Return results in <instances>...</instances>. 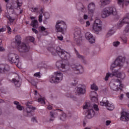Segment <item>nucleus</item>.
<instances>
[{
  "label": "nucleus",
  "mask_w": 129,
  "mask_h": 129,
  "mask_svg": "<svg viewBox=\"0 0 129 129\" xmlns=\"http://www.w3.org/2000/svg\"><path fill=\"white\" fill-rule=\"evenodd\" d=\"M22 40V37L20 35H17L15 36V41L17 45H20L21 44V41Z\"/></svg>",
  "instance_id": "25"
},
{
  "label": "nucleus",
  "mask_w": 129,
  "mask_h": 129,
  "mask_svg": "<svg viewBox=\"0 0 129 129\" xmlns=\"http://www.w3.org/2000/svg\"><path fill=\"white\" fill-rule=\"evenodd\" d=\"M113 15V16H116L117 15V11L114 7H110L107 8L103 9L101 13V16L103 19L108 18L109 16Z\"/></svg>",
  "instance_id": "1"
},
{
  "label": "nucleus",
  "mask_w": 129,
  "mask_h": 129,
  "mask_svg": "<svg viewBox=\"0 0 129 129\" xmlns=\"http://www.w3.org/2000/svg\"><path fill=\"white\" fill-rule=\"evenodd\" d=\"M57 39H58V40H59L60 41H62L63 40V36L62 35L58 36Z\"/></svg>",
  "instance_id": "53"
},
{
  "label": "nucleus",
  "mask_w": 129,
  "mask_h": 129,
  "mask_svg": "<svg viewBox=\"0 0 129 129\" xmlns=\"http://www.w3.org/2000/svg\"><path fill=\"white\" fill-rule=\"evenodd\" d=\"M120 119L121 120H122V121H128L129 113L126 112H123L121 114Z\"/></svg>",
  "instance_id": "18"
},
{
  "label": "nucleus",
  "mask_w": 129,
  "mask_h": 129,
  "mask_svg": "<svg viewBox=\"0 0 129 129\" xmlns=\"http://www.w3.org/2000/svg\"><path fill=\"white\" fill-rule=\"evenodd\" d=\"M28 40H29L30 42H32V43L35 41V38H34V37H29L28 38Z\"/></svg>",
  "instance_id": "45"
},
{
  "label": "nucleus",
  "mask_w": 129,
  "mask_h": 129,
  "mask_svg": "<svg viewBox=\"0 0 129 129\" xmlns=\"http://www.w3.org/2000/svg\"><path fill=\"white\" fill-rule=\"evenodd\" d=\"M5 103V101L3 99H0V103Z\"/></svg>",
  "instance_id": "61"
},
{
  "label": "nucleus",
  "mask_w": 129,
  "mask_h": 129,
  "mask_svg": "<svg viewBox=\"0 0 129 129\" xmlns=\"http://www.w3.org/2000/svg\"><path fill=\"white\" fill-rule=\"evenodd\" d=\"M32 30L33 31V33H35V34H38V30H37V29H36L35 28H32Z\"/></svg>",
  "instance_id": "49"
},
{
  "label": "nucleus",
  "mask_w": 129,
  "mask_h": 129,
  "mask_svg": "<svg viewBox=\"0 0 129 129\" xmlns=\"http://www.w3.org/2000/svg\"><path fill=\"white\" fill-rule=\"evenodd\" d=\"M88 13L90 15H93L94 10H95V4L93 3H91L88 6Z\"/></svg>",
  "instance_id": "16"
},
{
  "label": "nucleus",
  "mask_w": 129,
  "mask_h": 129,
  "mask_svg": "<svg viewBox=\"0 0 129 129\" xmlns=\"http://www.w3.org/2000/svg\"><path fill=\"white\" fill-rule=\"evenodd\" d=\"M85 38L87 39V40H88L89 42L91 43V44L95 43V39L93 37V35L90 33V32H87L86 33Z\"/></svg>",
  "instance_id": "14"
},
{
  "label": "nucleus",
  "mask_w": 129,
  "mask_h": 129,
  "mask_svg": "<svg viewBox=\"0 0 129 129\" xmlns=\"http://www.w3.org/2000/svg\"><path fill=\"white\" fill-rule=\"evenodd\" d=\"M14 104L17 105L16 107L18 110H23V109L24 108L23 106H21V104H20V103L18 101H14Z\"/></svg>",
  "instance_id": "24"
},
{
  "label": "nucleus",
  "mask_w": 129,
  "mask_h": 129,
  "mask_svg": "<svg viewBox=\"0 0 129 129\" xmlns=\"http://www.w3.org/2000/svg\"><path fill=\"white\" fill-rule=\"evenodd\" d=\"M34 76H35V77H38V78H40V77H41V75L40 72L34 74Z\"/></svg>",
  "instance_id": "43"
},
{
  "label": "nucleus",
  "mask_w": 129,
  "mask_h": 129,
  "mask_svg": "<svg viewBox=\"0 0 129 129\" xmlns=\"http://www.w3.org/2000/svg\"><path fill=\"white\" fill-rule=\"evenodd\" d=\"M29 82L33 85V86H37V84L38 82H37V80H35L33 78L31 79L29 81Z\"/></svg>",
  "instance_id": "28"
},
{
  "label": "nucleus",
  "mask_w": 129,
  "mask_h": 129,
  "mask_svg": "<svg viewBox=\"0 0 129 129\" xmlns=\"http://www.w3.org/2000/svg\"><path fill=\"white\" fill-rule=\"evenodd\" d=\"M100 3L101 5L104 7V6H106V5L110 3V0H100Z\"/></svg>",
  "instance_id": "26"
},
{
  "label": "nucleus",
  "mask_w": 129,
  "mask_h": 129,
  "mask_svg": "<svg viewBox=\"0 0 129 129\" xmlns=\"http://www.w3.org/2000/svg\"><path fill=\"white\" fill-rule=\"evenodd\" d=\"M30 19H31V20H35V17H30Z\"/></svg>",
  "instance_id": "63"
},
{
  "label": "nucleus",
  "mask_w": 129,
  "mask_h": 129,
  "mask_svg": "<svg viewBox=\"0 0 129 129\" xmlns=\"http://www.w3.org/2000/svg\"><path fill=\"white\" fill-rule=\"evenodd\" d=\"M118 45H119V42H118V41L114 42L113 43V45L114 47H117V46H118Z\"/></svg>",
  "instance_id": "44"
},
{
  "label": "nucleus",
  "mask_w": 129,
  "mask_h": 129,
  "mask_svg": "<svg viewBox=\"0 0 129 129\" xmlns=\"http://www.w3.org/2000/svg\"><path fill=\"white\" fill-rule=\"evenodd\" d=\"M56 66L58 69L60 68H62V69H68L69 68V66L62 63L61 61H57L56 62Z\"/></svg>",
  "instance_id": "17"
},
{
  "label": "nucleus",
  "mask_w": 129,
  "mask_h": 129,
  "mask_svg": "<svg viewBox=\"0 0 129 129\" xmlns=\"http://www.w3.org/2000/svg\"><path fill=\"white\" fill-rule=\"evenodd\" d=\"M72 68L75 71H77L76 74H79L80 73L82 74L83 72H84V70L83 69V67H82L81 65H77V64H73L72 65Z\"/></svg>",
  "instance_id": "13"
},
{
  "label": "nucleus",
  "mask_w": 129,
  "mask_h": 129,
  "mask_svg": "<svg viewBox=\"0 0 129 129\" xmlns=\"http://www.w3.org/2000/svg\"><path fill=\"white\" fill-rule=\"evenodd\" d=\"M83 109H86V114L87 118H91L95 115V112L93 110V107H92L89 102L86 103L85 105L83 106Z\"/></svg>",
  "instance_id": "2"
},
{
  "label": "nucleus",
  "mask_w": 129,
  "mask_h": 129,
  "mask_svg": "<svg viewBox=\"0 0 129 129\" xmlns=\"http://www.w3.org/2000/svg\"><path fill=\"white\" fill-rule=\"evenodd\" d=\"M50 118L49 119L50 121H53L55 118V116L54 115V113L53 112H50Z\"/></svg>",
  "instance_id": "34"
},
{
  "label": "nucleus",
  "mask_w": 129,
  "mask_h": 129,
  "mask_svg": "<svg viewBox=\"0 0 129 129\" xmlns=\"http://www.w3.org/2000/svg\"><path fill=\"white\" fill-rule=\"evenodd\" d=\"M93 108L96 111H98L99 110V108H98V106L96 104H94Z\"/></svg>",
  "instance_id": "38"
},
{
  "label": "nucleus",
  "mask_w": 129,
  "mask_h": 129,
  "mask_svg": "<svg viewBox=\"0 0 129 129\" xmlns=\"http://www.w3.org/2000/svg\"><path fill=\"white\" fill-rule=\"evenodd\" d=\"M100 105L101 106H106L108 110H113L114 105L112 103H110L106 98H104L101 102H100Z\"/></svg>",
  "instance_id": "9"
},
{
  "label": "nucleus",
  "mask_w": 129,
  "mask_h": 129,
  "mask_svg": "<svg viewBox=\"0 0 129 129\" xmlns=\"http://www.w3.org/2000/svg\"><path fill=\"white\" fill-rule=\"evenodd\" d=\"M65 118H66V116L64 115H62L60 117L61 120H65Z\"/></svg>",
  "instance_id": "51"
},
{
  "label": "nucleus",
  "mask_w": 129,
  "mask_h": 129,
  "mask_svg": "<svg viewBox=\"0 0 129 129\" xmlns=\"http://www.w3.org/2000/svg\"><path fill=\"white\" fill-rule=\"evenodd\" d=\"M123 5H125V6H127V5H129V1H124V2H123Z\"/></svg>",
  "instance_id": "54"
},
{
  "label": "nucleus",
  "mask_w": 129,
  "mask_h": 129,
  "mask_svg": "<svg viewBox=\"0 0 129 129\" xmlns=\"http://www.w3.org/2000/svg\"><path fill=\"white\" fill-rule=\"evenodd\" d=\"M107 73L109 75V77H113V76H115V77H116L117 70H115L114 71H113L112 73Z\"/></svg>",
  "instance_id": "29"
},
{
  "label": "nucleus",
  "mask_w": 129,
  "mask_h": 129,
  "mask_svg": "<svg viewBox=\"0 0 129 129\" xmlns=\"http://www.w3.org/2000/svg\"><path fill=\"white\" fill-rule=\"evenodd\" d=\"M121 39L124 44L126 43V37H122Z\"/></svg>",
  "instance_id": "47"
},
{
  "label": "nucleus",
  "mask_w": 129,
  "mask_h": 129,
  "mask_svg": "<svg viewBox=\"0 0 129 129\" xmlns=\"http://www.w3.org/2000/svg\"><path fill=\"white\" fill-rule=\"evenodd\" d=\"M32 121L34 122L36 121V118L35 117H33L32 118Z\"/></svg>",
  "instance_id": "60"
},
{
  "label": "nucleus",
  "mask_w": 129,
  "mask_h": 129,
  "mask_svg": "<svg viewBox=\"0 0 129 129\" xmlns=\"http://www.w3.org/2000/svg\"><path fill=\"white\" fill-rule=\"evenodd\" d=\"M6 28H7V32L8 34H12V28L9 26H7Z\"/></svg>",
  "instance_id": "36"
},
{
  "label": "nucleus",
  "mask_w": 129,
  "mask_h": 129,
  "mask_svg": "<svg viewBox=\"0 0 129 129\" xmlns=\"http://www.w3.org/2000/svg\"><path fill=\"white\" fill-rule=\"evenodd\" d=\"M18 51L22 53L28 52V51L30 50V46L25 43H22L18 45Z\"/></svg>",
  "instance_id": "11"
},
{
  "label": "nucleus",
  "mask_w": 129,
  "mask_h": 129,
  "mask_svg": "<svg viewBox=\"0 0 129 129\" xmlns=\"http://www.w3.org/2000/svg\"><path fill=\"white\" fill-rule=\"evenodd\" d=\"M55 77L51 76L49 79L51 83H59L60 81L63 80V74L61 72H56L54 73Z\"/></svg>",
  "instance_id": "4"
},
{
  "label": "nucleus",
  "mask_w": 129,
  "mask_h": 129,
  "mask_svg": "<svg viewBox=\"0 0 129 129\" xmlns=\"http://www.w3.org/2000/svg\"><path fill=\"white\" fill-rule=\"evenodd\" d=\"M90 96L91 97V100L93 102H97L98 100V95L96 92H92L90 94Z\"/></svg>",
  "instance_id": "19"
},
{
  "label": "nucleus",
  "mask_w": 129,
  "mask_h": 129,
  "mask_svg": "<svg viewBox=\"0 0 129 129\" xmlns=\"http://www.w3.org/2000/svg\"><path fill=\"white\" fill-rule=\"evenodd\" d=\"M111 123V121L107 120L106 121V125H109V124H110Z\"/></svg>",
  "instance_id": "50"
},
{
  "label": "nucleus",
  "mask_w": 129,
  "mask_h": 129,
  "mask_svg": "<svg viewBox=\"0 0 129 129\" xmlns=\"http://www.w3.org/2000/svg\"><path fill=\"white\" fill-rule=\"evenodd\" d=\"M117 78H120V79H124L125 77V74L124 73H120L117 70Z\"/></svg>",
  "instance_id": "22"
},
{
  "label": "nucleus",
  "mask_w": 129,
  "mask_h": 129,
  "mask_svg": "<svg viewBox=\"0 0 129 129\" xmlns=\"http://www.w3.org/2000/svg\"><path fill=\"white\" fill-rule=\"evenodd\" d=\"M39 31H46V28H45L44 26H40L39 28Z\"/></svg>",
  "instance_id": "46"
},
{
  "label": "nucleus",
  "mask_w": 129,
  "mask_h": 129,
  "mask_svg": "<svg viewBox=\"0 0 129 129\" xmlns=\"http://www.w3.org/2000/svg\"><path fill=\"white\" fill-rule=\"evenodd\" d=\"M5 51V48L0 46V52H4Z\"/></svg>",
  "instance_id": "56"
},
{
  "label": "nucleus",
  "mask_w": 129,
  "mask_h": 129,
  "mask_svg": "<svg viewBox=\"0 0 129 129\" xmlns=\"http://www.w3.org/2000/svg\"><path fill=\"white\" fill-rule=\"evenodd\" d=\"M47 108H48V109H49V110H51V109H52V106H51V105L48 106Z\"/></svg>",
  "instance_id": "58"
},
{
  "label": "nucleus",
  "mask_w": 129,
  "mask_h": 129,
  "mask_svg": "<svg viewBox=\"0 0 129 129\" xmlns=\"http://www.w3.org/2000/svg\"><path fill=\"white\" fill-rule=\"evenodd\" d=\"M43 15L42 14H40L39 16V23H42L43 21Z\"/></svg>",
  "instance_id": "42"
},
{
  "label": "nucleus",
  "mask_w": 129,
  "mask_h": 129,
  "mask_svg": "<svg viewBox=\"0 0 129 129\" xmlns=\"http://www.w3.org/2000/svg\"><path fill=\"white\" fill-rule=\"evenodd\" d=\"M123 98V94H121L120 96V99H122Z\"/></svg>",
  "instance_id": "59"
},
{
  "label": "nucleus",
  "mask_w": 129,
  "mask_h": 129,
  "mask_svg": "<svg viewBox=\"0 0 129 129\" xmlns=\"http://www.w3.org/2000/svg\"><path fill=\"white\" fill-rule=\"evenodd\" d=\"M124 32L126 34H127V33H129V25H127L124 29Z\"/></svg>",
  "instance_id": "40"
},
{
  "label": "nucleus",
  "mask_w": 129,
  "mask_h": 129,
  "mask_svg": "<svg viewBox=\"0 0 129 129\" xmlns=\"http://www.w3.org/2000/svg\"><path fill=\"white\" fill-rule=\"evenodd\" d=\"M38 102H40L41 104H45V98H39L38 99Z\"/></svg>",
  "instance_id": "33"
},
{
  "label": "nucleus",
  "mask_w": 129,
  "mask_h": 129,
  "mask_svg": "<svg viewBox=\"0 0 129 129\" xmlns=\"http://www.w3.org/2000/svg\"><path fill=\"white\" fill-rule=\"evenodd\" d=\"M88 19V16L87 15H84V20H87Z\"/></svg>",
  "instance_id": "57"
},
{
  "label": "nucleus",
  "mask_w": 129,
  "mask_h": 129,
  "mask_svg": "<svg viewBox=\"0 0 129 129\" xmlns=\"http://www.w3.org/2000/svg\"><path fill=\"white\" fill-rule=\"evenodd\" d=\"M74 35L75 39L77 43H80L82 38V36H81V30L79 28L76 29Z\"/></svg>",
  "instance_id": "12"
},
{
  "label": "nucleus",
  "mask_w": 129,
  "mask_h": 129,
  "mask_svg": "<svg viewBox=\"0 0 129 129\" xmlns=\"http://www.w3.org/2000/svg\"><path fill=\"white\" fill-rule=\"evenodd\" d=\"M13 82H14L15 85L16 86V87H20L21 86V83L19 81L15 79H13L12 80Z\"/></svg>",
  "instance_id": "27"
},
{
  "label": "nucleus",
  "mask_w": 129,
  "mask_h": 129,
  "mask_svg": "<svg viewBox=\"0 0 129 129\" xmlns=\"http://www.w3.org/2000/svg\"><path fill=\"white\" fill-rule=\"evenodd\" d=\"M124 2V0H117L118 5L121 6V5H123Z\"/></svg>",
  "instance_id": "39"
},
{
  "label": "nucleus",
  "mask_w": 129,
  "mask_h": 129,
  "mask_svg": "<svg viewBox=\"0 0 129 129\" xmlns=\"http://www.w3.org/2000/svg\"><path fill=\"white\" fill-rule=\"evenodd\" d=\"M108 78H109V76L108 74V73L106 74V75L105 77V81H107V80H108Z\"/></svg>",
  "instance_id": "48"
},
{
  "label": "nucleus",
  "mask_w": 129,
  "mask_h": 129,
  "mask_svg": "<svg viewBox=\"0 0 129 129\" xmlns=\"http://www.w3.org/2000/svg\"><path fill=\"white\" fill-rule=\"evenodd\" d=\"M91 89L92 90H95V91H97L98 90V87L96 86L95 84H93L91 85Z\"/></svg>",
  "instance_id": "32"
},
{
  "label": "nucleus",
  "mask_w": 129,
  "mask_h": 129,
  "mask_svg": "<svg viewBox=\"0 0 129 129\" xmlns=\"http://www.w3.org/2000/svg\"><path fill=\"white\" fill-rule=\"evenodd\" d=\"M66 27V24L62 21H57L55 25V30L57 32H62Z\"/></svg>",
  "instance_id": "10"
},
{
  "label": "nucleus",
  "mask_w": 129,
  "mask_h": 129,
  "mask_svg": "<svg viewBox=\"0 0 129 129\" xmlns=\"http://www.w3.org/2000/svg\"><path fill=\"white\" fill-rule=\"evenodd\" d=\"M76 89L78 94H84V93H85V92H86L85 87L81 88L80 87H78Z\"/></svg>",
  "instance_id": "21"
},
{
  "label": "nucleus",
  "mask_w": 129,
  "mask_h": 129,
  "mask_svg": "<svg viewBox=\"0 0 129 129\" xmlns=\"http://www.w3.org/2000/svg\"><path fill=\"white\" fill-rule=\"evenodd\" d=\"M5 31H7V28H1L0 29V32H5Z\"/></svg>",
  "instance_id": "52"
},
{
  "label": "nucleus",
  "mask_w": 129,
  "mask_h": 129,
  "mask_svg": "<svg viewBox=\"0 0 129 129\" xmlns=\"http://www.w3.org/2000/svg\"><path fill=\"white\" fill-rule=\"evenodd\" d=\"M125 61V57L119 56L117 57L114 61V63L112 64L111 67L112 68H115L116 67H122L123 63Z\"/></svg>",
  "instance_id": "8"
},
{
  "label": "nucleus",
  "mask_w": 129,
  "mask_h": 129,
  "mask_svg": "<svg viewBox=\"0 0 129 129\" xmlns=\"http://www.w3.org/2000/svg\"><path fill=\"white\" fill-rule=\"evenodd\" d=\"M102 30V22L100 19H96L93 26V30L96 34H98Z\"/></svg>",
  "instance_id": "7"
},
{
  "label": "nucleus",
  "mask_w": 129,
  "mask_h": 129,
  "mask_svg": "<svg viewBox=\"0 0 129 129\" xmlns=\"http://www.w3.org/2000/svg\"><path fill=\"white\" fill-rule=\"evenodd\" d=\"M80 23H82V24H84V22H83V19H81V20H80Z\"/></svg>",
  "instance_id": "62"
},
{
  "label": "nucleus",
  "mask_w": 129,
  "mask_h": 129,
  "mask_svg": "<svg viewBox=\"0 0 129 129\" xmlns=\"http://www.w3.org/2000/svg\"><path fill=\"white\" fill-rule=\"evenodd\" d=\"M30 11H31V12H37V11H38V8H30Z\"/></svg>",
  "instance_id": "41"
},
{
  "label": "nucleus",
  "mask_w": 129,
  "mask_h": 129,
  "mask_svg": "<svg viewBox=\"0 0 129 129\" xmlns=\"http://www.w3.org/2000/svg\"><path fill=\"white\" fill-rule=\"evenodd\" d=\"M31 24L33 28L38 29V27H39V23H38V20H32L31 22Z\"/></svg>",
  "instance_id": "23"
},
{
  "label": "nucleus",
  "mask_w": 129,
  "mask_h": 129,
  "mask_svg": "<svg viewBox=\"0 0 129 129\" xmlns=\"http://www.w3.org/2000/svg\"><path fill=\"white\" fill-rule=\"evenodd\" d=\"M56 52L62 60H69L71 57V55L69 52H67L64 49H61L60 47L56 48Z\"/></svg>",
  "instance_id": "3"
},
{
  "label": "nucleus",
  "mask_w": 129,
  "mask_h": 129,
  "mask_svg": "<svg viewBox=\"0 0 129 129\" xmlns=\"http://www.w3.org/2000/svg\"><path fill=\"white\" fill-rule=\"evenodd\" d=\"M113 34H114V31L112 29H111L108 31L107 35L108 37H109V36H111V35H113Z\"/></svg>",
  "instance_id": "35"
},
{
  "label": "nucleus",
  "mask_w": 129,
  "mask_h": 129,
  "mask_svg": "<svg viewBox=\"0 0 129 129\" xmlns=\"http://www.w3.org/2000/svg\"><path fill=\"white\" fill-rule=\"evenodd\" d=\"M75 53L77 55V57H78V58H79V59H81V60H84V56L80 55V54H79V52H78V51H77V50L75 49Z\"/></svg>",
  "instance_id": "30"
},
{
  "label": "nucleus",
  "mask_w": 129,
  "mask_h": 129,
  "mask_svg": "<svg viewBox=\"0 0 129 129\" xmlns=\"http://www.w3.org/2000/svg\"><path fill=\"white\" fill-rule=\"evenodd\" d=\"M126 95H127L128 98H129V93H127L126 94Z\"/></svg>",
  "instance_id": "64"
},
{
  "label": "nucleus",
  "mask_w": 129,
  "mask_h": 129,
  "mask_svg": "<svg viewBox=\"0 0 129 129\" xmlns=\"http://www.w3.org/2000/svg\"><path fill=\"white\" fill-rule=\"evenodd\" d=\"M19 57L17 54L10 53L8 55V60L11 63H14L15 65H17V67L21 66V62H20Z\"/></svg>",
  "instance_id": "5"
},
{
  "label": "nucleus",
  "mask_w": 129,
  "mask_h": 129,
  "mask_svg": "<svg viewBox=\"0 0 129 129\" xmlns=\"http://www.w3.org/2000/svg\"><path fill=\"white\" fill-rule=\"evenodd\" d=\"M109 86L112 90L116 91L119 89H121L123 85L121 84V81H120V80L117 79L115 80L113 82H111L109 84Z\"/></svg>",
  "instance_id": "6"
},
{
  "label": "nucleus",
  "mask_w": 129,
  "mask_h": 129,
  "mask_svg": "<svg viewBox=\"0 0 129 129\" xmlns=\"http://www.w3.org/2000/svg\"><path fill=\"white\" fill-rule=\"evenodd\" d=\"M35 109H36V107L32 105H28L27 108V116H33V114L31 112H32V110H35Z\"/></svg>",
  "instance_id": "20"
},
{
  "label": "nucleus",
  "mask_w": 129,
  "mask_h": 129,
  "mask_svg": "<svg viewBox=\"0 0 129 129\" xmlns=\"http://www.w3.org/2000/svg\"><path fill=\"white\" fill-rule=\"evenodd\" d=\"M17 5V8H19L22 6L23 4L22 0H14Z\"/></svg>",
  "instance_id": "31"
},
{
  "label": "nucleus",
  "mask_w": 129,
  "mask_h": 129,
  "mask_svg": "<svg viewBox=\"0 0 129 129\" xmlns=\"http://www.w3.org/2000/svg\"><path fill=\"white\" fill-rule=\"evenodd\" d=\"M10 71V66L8 64H0V73Z\"/></svg>",
  "instance_id": "15"
},
{
  "label": "nucleus",
  "mask_w": 129,
  "mask_h": 129,
  "mask_svg": "<svg viewBox=\"0 0 129 129\" xmlns=\"http://www.w3.org/2000/svg\"><path fill=\"white\" fill-rule=\"evenodd\" d=\"M90 26V22L89 21H87L86 22V27H89Z\"/></svg>",
  "instance_id": "55"
},
{
  "label": "nucleus",
  "mask_w": 129,
  "mask_h": 129,
  "mask_svg": "<svg viewBox=\"0 0 129 129\" xmlns=\"http://www.w3.org/2000/svg\"><path fill=\"white\" fill-rule=\"evenodd\" d=\"M8 18L11 23H14V21H15V20H16V19H15L13 17H11L10 16L8 17Z\"/></svg>",
  "instance_id": "37"
}]
</instances>
